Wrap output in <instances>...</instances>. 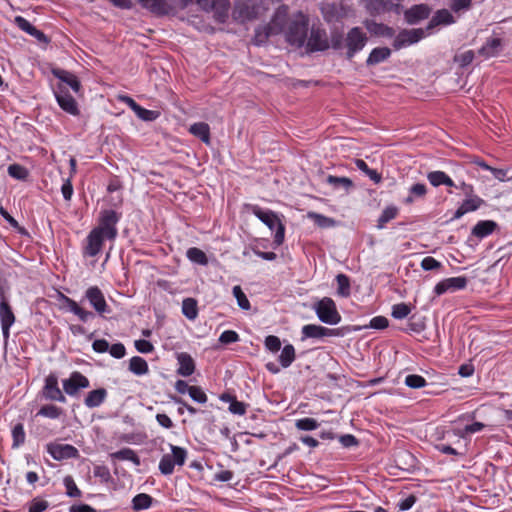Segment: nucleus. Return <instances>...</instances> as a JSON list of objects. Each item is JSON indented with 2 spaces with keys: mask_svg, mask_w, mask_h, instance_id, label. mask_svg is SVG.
Segmentation results:
<instances>
[{
  "mask_svg": "<svg viewBox=\"0 0 512 512\" xmlns=\"http://www.w3.org/2000/svg\"><path fill=\"white\" fill-rule=\"evenodd\" d=\"M8 175L16 180L25 181L29 176V171L26 167L20 164H11L7 168Z\"/></svg>",
  "mask_w": 512,
  "mask_h": 512,
  "instance_id": "obj_45",
  "label": "nucleus"
},
{
  "mask_svg": "<svg viewBox=\"0 0 512 512\" xmlns=\"http://www.w3.org/2000/svg\"><path fill=\"white\" fill-rule=\"evenodd\" d=\"M296 358L295 348L292 344H286L279 355V363L282 368H288Z\"/></svg>",
  "mask_w": 512,
  "mask_h": 512,
  "instance_id": "obj_37",
  "label": "nucleus"
},
{
  "mask_svg": "<svg viewBox=\"0 0 512 512\" xmlns=\"http://www.w3.org/2000/svg\"><path fill=\"white\" fill-rule=\"evenodd\" d=\"M177 360L179 367L177 369V373L183 377H189L194 373L195 363L193 358L185 352L179 353L177 355Z\"/></svg>",
  "mask_w": 512,
  "mask_h": 512,
  "instance_id": "obj_28",
  "label": "nucleus"
},
{
  "mask_svg": "<svg viewBox=\"0 0 512 512\" xmlns=\"http://www.w3.org/2000/svg\"><path fill=\"white\" fill-rule=\"evenodd\" d=\"M308 217L320 227H329L333 224V220L331 218L315 212H310Z\"/></svg>",
  "mask_w": 512,
  "mask_h": 512,
  "instance_id": "obj_61",
  "label": "nucleus"
},
{
  "mask_svg": "<svg viewBox=\"0 0 512 512\" xmlns=\"http://www.w3.org/2000/svg\"><path fill=\"white\" fill-rule=\"evenodd\" d=\"M64 392L69 396H76L81 389H86L90 386L89 379L78 371L70 374L69 378L62 381Z\"/></svg>",
  "mask_w": 512,
  "mask_h": 512,
  "instance_id": "obj_18",
  "label": "nucleus"
},
{
  "mask_svg": "<svg viewBox=\"0 0 512 512\" xmlns=\"http://www.w3.org/2000/svg\"><path fill=\"white\" fill-rule=\"evenodd\" d=\"M305 44L307 51L311 53L323 52L330 48V42L326 30L315 25L311 27Z\"/></svg>",
  "mask_w": 512,
  "mask_h": 512,
  "instance_id": "obj_10",
  "label": "nucleus"
},
{
  "mask_svg": "<svg viewBox=\"0 0 512 512\" xmlns=\"http://www.w3.org/2000/svg\"><path fill=\"white\" fill-rule=\"evenodd\" d=\"M411 312L410 307L406 303H398L393 305L391 315L395 319H404Z\"/></svg>",
  "mask_w": 512,
  "mask_h": 512,
  "instance_id": "obj_55",
  "label": "nucleus"
},
{
  "mask_svg": "<svg viewBox=\"0 0 512 512\" xmlns=\"http://www.w3.org/2000/svg\"><path fill=\"white\" fill-rule=\"evenodd\" d=\"M309 19L303 12H297L285 32L286 40L289 44L302 47L305 45L308 34Z\"/></svg>",
  "mask_w": 512,
  "mask_h": 512,
  "instance_id": "obj_2",
  "label": "nucleus"
},
{
  "mask_svg": "<svg viewBox=\"0 0 512 512\" xmlns=\"http://www.w3.org/2000/svg\"><path fill=\"white\" fill-rule=\"evenodd\" d=\"M137 117L143 121H154L158 118L159 113L139 106L134 112Z\"/></svg>",
  "mask_w": 512,
  "mask_h": 512,
  "instance_id": "obj_56",
  "label": "nucleus"
},
{
  "mask_svg": "<svg viewBox=\"0 0 512 512\" xmlns=\"http://www.w3.org/2000/svg\"><path fill=\"white\" fill-rule=\"evenodd\" d=\"M121 214L113 209H105L100 212L98 225L93 229L105 236L107 240L114 241L118 235L117 224Z\"/></svg>",
  "mask_w": 512,
  "mask_h": 512,
  "instance_id": "obj_4",
  "label": "nucleus"
},
{
  "mask_svg": "<svg viewBox=\"0 0 512 512\" xmlns=\"http://www.w3.org/2000/svg\"><path fill=\"white\" fill-rule=\"evenodd\" d=\"M446 173L440 170L431 171L427 174V179L434 187H439L443 184Z\"/></svg>",
  "mask_w": 512,
  "mask_h": 512,
  "instance_id": "obj_59",
  "label": "nucleus"
},
{
  "mask_svg": "<svg viewBox=\"0 0 512 512\" xmlns=\"http://www.w3.org/2000/svg\"><path fill=\"white\" fill-rule=\"evenodd\" d=\"M336 281H337V285H338V288H337L338 294L342 297L350 296L351 288H350L349 277L345 274H338L336 276Z\"/></svg>",
  "mask_w": 512,
  "mask_h": 512,
  "instance_id": "obj_46",
  "label": "nucleus"
},
{
  "mask_svg": "<svg viewBox=\"0 0 512 512\" xmlns=\"http://www.w3.org/2000/svg\"><path fill=\"white\" fill-rule=\"evenodd\" d=\"M484 427L485 425L482 422H474L472 424L466 425L461 432L457 433V435L464 438L467 435L482 431Z\"/></svg>",
  "mask_w": 512,
  "mask_h": 512,
  "instance_id": "obj_58",
  "label": "nucleus"
},
{
  "mask_svg": "<svg viewBox=\"0 0 512 512\" xmlns=\"http://www.w3.org/2000/svg\"><path fill=\"white\" fill-rule=\"evenodd\" d=\"M189 132L206 144L210 143V127L205 122H197L190 126Z\"/></svg>",
  "mask_w": 512,
  "mask_h": 512,
  "instance_id": "obj_35",
  "label": "nucleus"
},
{
  "mask_svg": "<svg viewBox=\"0 0 512 512\" xmlns=\"http://www.w3.org/2000/svg\"><path fill=\"white\" fill-rule=\"evenodd\" d=\"M390 55H391V50L388 47L374 48L370 52V54L366 60V64L368 66L377 65V64L387 60L390 57Z\"/></svg>",
  "mask_w": 512,
  "mask_h": 512,
  "instance_id": "obj_32",
  "label": "nucleus"
},
{
  "mask_svg": "<svg viewBox=\"0 0 512 512\" xmlns=\"http://www.w3.org/2000/svg\"><path fill=\"white\" fill-rule=\"evenodd\" d=\"M288 15V7L285 5L280 6L270 24L260 26L255 30L253 42L255 45L260 46L264 44L270 35L277 34L282 30V24Z\"/></svg>",
  "mask_w": 512,
  "mask_h": 512,
  "instance_id": "obj_3",
  "label": "nucleus"
},
{
  "mask_svg": "<svg viewBox=\"0 0 512 512\" xmlns=\"http://www.w3.org/2000/svg\"><path fill=\"white\" fill-rule=\"evenodd\" d=\"M362 2L371 15H380L390 11L399 14L402 9L399 3H393L391 0H362Z\"/></svg>",
  "mask_w": 512,
  "mask_h": 512,
  "instance_id": "obj_19",
  "label": "nucleus"
},
{
  "mask_svg": "<svg viewBox=\"0 0 512 512\" xmlns=\"http://www.w3.org/2000/svg\"><path fill=\"white\" fill-rule=\"evenodd\" d=\"M232 293L237 300L238 306L243 310H249L251 305L250 302L239 285H236L232 289Z\"/></svg>",
  "mask_w": 512,
  "mask_h": 512,
  "instance_id": "obj_50",
  "label": "nucleus"
},
{
  "mask_svg": "<svg viewBox=\"0 0 512 512\" xmlns=\"http://www.w3.org/2000/svg\"><path fill=\"white\" fill-rule=\"evenodd\" d=\"M468 280L465 276L450 277L439 281L433 292L437 296H441L445 293H453L466 288Z\"/></svg>",
  "mask_w": 512,
  "mask_h": 512,
  "instance_id": "obj_17",
  "label": "nucleus"
},
{
  "mask_svg": "<svg viewBox=\"0 0 512 512\" xmlns=\"http://www.w3.org/2000/svg\"><path fill=\"white\" fill-rule=\"evenodd\" d=\"M129 371L136 376H143L148 374L149 366L147 361L140 356H133L129 360Z\"/></svg>",
  "mask_w": 512,
  "mask_h": 512,
  "instance_id": "obj_34",
  "label": "nucleus"
},
{
  "mask_svg": "<svg viewBox=\"0 0 512 512\" xmlns=\"http://www.w3.org/2000/svg\"><path fill=\"white\" fill-rule=\"evenodd\" d=\"M258 8L251 0L238 2L233 10V17L240 22H246L257 17Z\"/></svg>",
  "mask_w": 512,
  "mask_h": 512,
  "instance_id": "obj_23",
  "label": "nucleus"
},
{
  "mask_svg": "<svg viewBox=\"0 0 512 512\" xmlns=\"http://www.w3.org/2000/svg\"><path fill=\"white\" fill-rule=\"evenodd\" d=\"M107 240L105 236L98 231L92 229L85 238L82 245V254L84 257H96L101 253L104 241Z\"/></svg>",
  "mask_w": 512,
  "mask_h": 512,
  "instance_id": "obj_15",
  "label": "nucleus"
},
{
  "mask_svg": "<svg viewBox=\"0 0 512 512\" xmlns=\"http://www.w3.org/2000/svg\"><path fill=\"white\" fill-rule=\"evenodd\" d=\"M455 22L456 20L449 10L440 9L437 10L435 14L432 16L427 26V30H430L439 25H451Z\"/></svg>",
  "mask_w": 512,
  "mask_h": 512,
  "instance_id": "obj_27",
  "label": "nucleus"
},
{
  "mask_svg": "<svg viewBox=\"0 0 512 512\" xmlns=\"http://www.w3.org/2000/svg\"><path fill=\"white\" fill-rule=\"evenodd\" d=\"M186 257L190 262L201 266H207L209 263L207 255L197 247L189 248L186 251Z\"/></svg>",
  "mask_w": 512,
  "mask_h": 512,
  "instance_id": "obj_39",
  "label": "nucleus"
},
{
  "mask_svg": "<svg viewBox=\"0 0 512 512\" xmlns=\"http://www.w3.org/2000/svg\"><path fill=\"white\" fill-rule=\"evenodd\" d=\"M12 435V448L16 449L22 446L25 443L26 433L24 430V425L22 423H17L11 431Z\"/></svg>",
  "mask_w": 512,
  "mask_h": 512,
  "instance_id": "obj_42",
  "label": "nucleus"
},
{
  "mask_svg": "<svg viewBox=\"0 0 512 512\" xmlns=\"http://www.w3.org/2000/svg\"><path fill=\"white\" fill-rule=\"evenodd\" d=\"M301 334L302 340L308 338L322 339L324 337H342L344 335L340 328H327L316 324L304 325L301 329Z\"/></svg>",
  "mask_w": 512,
  "mask_h": 512,
  "instance_id": "obj_13",
  "label": "nucleus"
},
{
  "mask_svg": "<svg viewBox=\"0 0 512 512\" xmlns=\"http://www.w3.org/2000/svg\"><path fill=\"white\" fill-rule=\"evenodd\" d=\"M496 227L497 223L492 220H481L473 227L472 234L482 239L492 234Z\"/></svg>",
  "mask_w": 512,
  "mask_h": 512,
  "instance_id": "obj_31",
  "label": "nucleus"
},
{
  "mask_svg": "<svg viewBox=\"0 0 512 512\" xmlns=\"http://www.w3.org/2000/svg\"><path fill=\"white\" fill-rule=\"evenodd\" d=\"M250 211L272 232L274 231V244L280 246L285 239V226L281 222L277 213L269 209H263L258 205H251Z\"/></svg>",
  "mask_w": 512,
  "mask_h": 512,
  "instance_id": "obj_1",
  "label": "nucleus"
},
{
  "mask_svg": "<svg viewBox=\"0 0 512 512\" xmlns=\"http://www.w3.org/2000/svg\"><path fill=\"white\" fill-rule=\"evenodd\" d=\"M483 200L476 196H467V198L462 202L461 206L466 210V212H473L480 208V206L483 204Z\"/></svg>",
  "mask_w": 512,
  "mask_h": 512,
  "instance_id": "obj_54",
  "label": "nucleus"
},
{
  "mask_svg": "<svg viewBox=\"0 0 512 512\" xmlns=\"http://www.w3.org/2000/svg\"><path fill=\"white\" fill-rule=\"evenodd\" d=\"M427 193V187L424 183L413 184L409 188V195L404 199L405 204H412L416 199H422Z\"/></svg>",
  "mask_w": 512,
  "mask_h": 512,
  "instance_id": "obj_38",
  "label": "nucleus"
},
{
  "mask_svg": "<svg viewBox=\"0 0 512 512\" xmlns=\"http://www.w3.org/2000/svg\"><path fill=\"white\" fill-rule=\"evenodd\" d=\"M405 384L409 388L419 389L425 387L427 385V381L421 375L410 374L405 377Z\"/></svg>",
  "mask_w": 512,
  "mask_h": 512,
  "instance_id": "obj_53",
  "label": "nucleus"
},
{
  "mask_svg": "<svg viewBox=\"0 0 512 512\" xmlns=\"http://www.w3.org/2000/svg\"><path fill=\"white\" fill-rule=\"evenodd\" d=\"M501 47L502 41L500 38H489L478 50V54L484 58L495 57L499 54Z\"/></svg>",
  "mask_w": 512,
  "mask_h": 512,
  "instance_id": "obj_29",
  "label": "nucleus"
},
{
  "mask_svg": "<svg viewBox=\"0 0 512 512\" xmlns=\"http://www.w3.org/2000/svg\"><path fill=\"white\" fill-rule=\"evenodd\" d=\"M399 213V209L395 205H389L385 207L380 214L376 227L378 229L385 228L386 224L390 222L391 220L395 219Z\"/></svg>",
  "mask_w": 512,
  "mask_h": 512,
  "instance_id": "obj_36",
  "label": "nucleus"
},
{
  "mask_svg": "<svg viewBox=\"0 0 512 512\" xmlns=\"http://www.w3.org/2000/svg\"><path fill=\"white\" fill-rule=\"evenodd\" d=\"M48 506L46 500L33 499L29 505V512H44Z\"/></svg>",
  "mask_w": 512,
  "mask_h": 512,
  "instance_id": "obj_64",
  "label": "nucleus"
},
{
  "mask_svg": "<svg viewBox=\"0 0 512 512\" xmlns=\"http://www.w3.org/2000/svg\"><path fill=\"white\" fill-rule=\"evenodd\" d=\"M52 74L60 80L59 84L64 85L66 88L69 86L75 93H79L81 83L75 74L64 69H53Z\"/></svg>",
  "mask_w": 512,
  "mask_h": 512,
  "instance_id": "obj_25",
  "label": "nucleus"
},
{
  "mask_svg": "<svg viewBox=\"0 0 512 512\" xmlns=\"http://www.w3.org/2000/svg\"><path fill=\"white\" fill-rule=\"evenodd\" d=\"M54 96L60 108L68 114L77 116L79 114V108L74 97L68 92L67 88L58 84L54 90Z\"/></svg>",
  "mask_w": 512,
  "mask_h": 512,
  "instance_id": "obj_14",
  "label": "nucleus"
},
{
  "mask_svg": "<svg viewBox=\"0 0 512 512\" xmlns=\"http://www.w3.org/2000/svg\"><path fill=\"white\" fill-rule=\"evenodd\" d=\"M189 396L197 403L204 404L207 402V395L205 392L198 386H192L189 391Z\"/></svg>",
  "mask_w": 512,
  "mask_h": 512,
  "instance_id": "obj_60",
  "label": "nucleus"
},
{
  "mask_svg": "<svg viewBox=\"0 0 512 512\" xmlns=\"http://www.w3.org/2000/svg\"><path fill=\"white\" fill-rule=\"evenodd\" d=\"M366 28L374 34L383 35V36H392L393 29L380 23H376L374 21L366 22Z\"/></svg>",
  "mask_w": 512,
  "mask_h": 512,
  "instance_id": "obj_49",
  "label": "nucleus"
},
{
  "mask_svg": "<svg viewBox=\"0 0 512 512\" xmlns=\"http://www.w3.org/2000/svg\"><path fill=\"white\" fill-rule=\"evenodd\" d=\"M368 42L366 32L360 27H353L348 30L344 37L345 56L348 60L355 57L362 51Z\"/></svg>",
  "mask_w": 512,
  "mask_h": 512,
  "instance_id": "obj_5",
  "label": "nucleus"
},
{
  "mask_svg": "<svg viewBox=\"0 0 512 512\" xmlns=\"http://www.w3.org/2000/svg\"><path fill=\"white\" fill-rule=\"evenodd\" d=\"M475 58V53L473 50H465L463 52H459L454 56V62L459 65L461 68H465L469 66Z\"/></svg>",
  "mask_w": 512,
  "mask_h": 512,
  "instance_id": "obj_48",
  "label": "nucleus"
},
{
  "mask_svg": "<svg viewBox=\"0 0 512 512\" xmlns=\"http://www.w3.org/2000/svg\"><path fill=\"white\" fill-rule=\"evenodd\" d=\"M47 452L57 461L76 458L78 456L77 448L70 444L51 443L47 445Z\"/></svg>",
  "mask_w": 512,
  "mask_h": 512,
  "instance_id": "obj_22",
  "label": "nucleus"
},
{
  "mask_svg": "<svg viewBox=\"0 0 512 512\" xmlns=\"http://www.w3.org/2000/svg\"><path fill=\"white\" fill-rule=\"evenodd\" d=\"M139 4L154 15L164 16L175 10L173 0H138Z\"/></svg>",
  "mask_w": 512,
  "mask_h": 512,
  "instance_id": "obj_20",
  "label": "nucleus"
},
{
  "mask_svg": "<svg viewBox=\"0 0 512 512\" xmlns=\"http://www.w3.org/2000/svg\"><path fill=\"white\" fill-rule=\"evenodd\" d=\"M16 321L12 307L4 293L0 290V325L4 342L7 343L10 338V329Z\"/></svg>",
  "mask_w": 512,
  "mask_h": 512,
  "instance_id": "obj_9",
  "label": "nucleus"
},
{
  "mask_svg": "<svg viewBox=\"0 0 512 512\" xmlns=\"http://www.w3.org/2000/svg\"><path fill=\"white\" fill-rule=\"evenodd\" d=\"M110 458L112 460L130 461L135 466H139L141 464L139 456L131 448H123L119 451L113 452L110 454Z\"/></svg>",
  "mask_w": 512,
  "mask_h": 512,
  "instance_id": "obj_33",
  "label": "nucleus"
},
{
  "mask_svg": "<svg viewBox=\"0 0 512 512\" xmlns=\"http://www.w3.org/2000/svg\"><path fill=\"white\" fill-rule=\"evenodd\" d=\"M62 301L67 310L77 316L81 322H88L95 316L93 312L82 308L75 300L67 296H63Z\"/></svg>",
  "mask_w": 512,
  "mask_h": 512,
  "instance_id": "obj_26",
  "label": "nucleus"
},
{
  "mask_svg": "<svg viewBox=\"0 0 512 512\" xmlns=\"http://www.w3.org/2000/svg\"><path fill=\"white\" fill-rule=\"evenodd\" d=\"M63 484L66 488V495L71 498H79L82 496L81 490L77 487L72 476L67 475L63 479Z\"/></svg>",
  "mask_w": 512,
  "mask_h": 512,
  "instance_id": "obj_47",
  "label": "nucleus"
},
{
  "mask_svg": "<svg viewBox=\"0 0 512 512\" xmlns=\"http://www.w3.org/2000/svg\"><path fill=\"white\" fill-rule=\"evenodd\" d=\"M295 427L301 431H312L319 427V423L314 418H301L296 420Z\"/></svg>",
  "mask_w": 512,
  "mask_h": 512,
  "instance_id": "obj_52",
  "label": "nucleus"
},
{
  "mask_svg": "<svg viewBox=\"0 0 512 512\" xmlns=\"http://www.w3.org/2000/svg\"><path fill=\"white\" fill-rule=\"evenodd\" d=\"M171 454H164L159 462V471L162 475L168 476L174 472L175 466H183L187 458V450L170 444Z\"/></svg>",
  "mask_w": 512,
  "mask_h": 512,
  "instance_id": "obj_6",
  "label": "nucleus"
},
{
  "mask_svg": "<svg viewBox=\"0 0 512 512\" xmlns=\"http://www.w3.org/2000/svg\"><path fill=\"white\" fill-rule=\"evenodd\" d=\"M153 498L146 493H139L132 499V508L135 511L147 510L152 506Z\"/></svg>",
  "mask_w": 512,
  "mask_h": 512,
  "instance_id": "obj_40",
  "label": "nucleus"
},
{
  "mask_svg": "<svg viewBox=\"0 0 512 512\" xmlns=\"http://www.w3.org/2000/svg\"><path fill=\"white\" fill-rule=\"evenodd\" d=\"M321 14L327 23H336L347 18L352 9L344 2H326L322 3Z\"/></svg>",
  "mask_w": 512,
  "mask_h": 512,
  "instance_id": "obj_8",
  "label": "nucleus"
},
{
  "mask_svg": "<svg viewBox=\"0 0 512 512\" xmlns=\"http://www.w3.org/2000/svg\"><path fill=\"white\" fill-rule=\"evenodd\" d=\"M43 396L47 400L58 401L61 403L66 402V397L58 386V379L55 375L50 374L45 379L43 387Z\"/></svg>",
  "mask_w": 512,
  "mask_h": 512,
  "instance_id": "obj_21",
  "label": "nucleus"
},
{
  "mask_svg": "<svg viewBox=\"0 0 512 512\" xmlns=\"http://www.w3.org/2000/svg\"><path fill=\"white\" fill-rule=\"evenodd\" d=\"M134 346H135V349L142 354H148V353L153 352V350H154L153 344L150 341L145 340V339L135 340Z\"/></svg>",
  "mask_w": 512,
  "mask_h": 512,
  "instance_id": "obj_62",
  "label": "nucleus"
},
{
  "mask_svg": "<svg viewBox=\"0 0 512 512\" xmlns=\"http://www.w3.org/2000/svg\"><path fill=\"white\" fill-rule=\"evenodd\" d=\"M63 413L60 407L53 404L43 405L37 412V416L46 417L49 419H58Z\"/></svg>",
  "mask_w": 512,
  "mask_h": 512,
  "instance_id": "obj_44",
  "label": "nucleus"
},
{
  "mask_svg": "<svg viewBox=\"0 0 512 512\" xmlns=\"http://www.w3.org/2000/svg\"><path fill=\"white\" fill-rule=\"evenodd\" d=\"M219 341L222 344H231L239 341V335L233 330H225L221 333Z\"/></svg>",
  "mask_w": 512,
  "mask_h": 512,
  "instance_id": "obj_63",
  "label": "nucleus"
},
{
  "mask_svg": "<svg viewBox=\"0 0 512 512\" xmlns=\"http://www.w3.org/2000/svg\"><path fill=\"white\" fill-rule=\"evenodd\" d=\"M430 12L431 10L427 4H418L407 9L404 12V17L408 24L413 25L428 18Z\"/></svg>",
  "mask_w": 512,
  "mask_h": 512,
  "instance_id": "obj_24",
  "label": "nucleus"
},
{
  "mask_svg": "<svg viewBox=\"0 0 512 512\" xmlns=\"http://www.w3.org/2000/svg\"><path fill=\"white\" fill-rule=\"evenodd\" d=\"M426 36L425 30L421 28L403 29L395 37L393 46L396 50L418 43Z\"/></svg>",
  "mask_w": 512,
  "mask_h": 512,
  "instance_id": "obj_16",
  "label": "nucleus"
},
{
  "mask_svg": "<svg viewBox=\"0 0 512 512\" xmlns=\"http://www.w3.org/2000/svg\"><path fill=\"white\" fill-rule=\"evenodd\" d=\"M107 391L105 388H98L88 392L84 399V404L88 408L99 407L106 399Z\"/></svg>",
  "mask_w": 512,
  "mask_h": 512,
  "instance_id": "obj_30",
  "label": "nucleus"
},
{
  "mask_svg": "<svg viewBox=\"0 0 512 512\" xmlns=\"http://www.w3.org/2000/svg\"><path fill=\"white\" fill-rule=\"evenodd\" d=\"M183 8L190 5L193 0H179ZM196 3L205 11H214L220 21H224L228 16L230 0H196Z\"/></svg>",
  "mask_w": 512,
  "mask_h": 512,
  "instance_id": "obj_11",
  "label": "nucleus"
},
{
  "mask_svg": "<svg viewBox=\"0 0 512 512\" xmlns=\"http://www.w3.org/2000/svg\"><path fill=\"white\" fill-rule=\"evenodd\" d=\"M314 311L318 319L328 325H337L341 322V315L337 310L335 302L329 298L324 297L314 304Z\"/></svg>",
  "mask_w": 512,
  "mask_h": 512,
  "instance_id": "obj_7",
  "label": "nucleus"
},
{
  "mask_svg": "<svg viewBox=\"0 0 512 512\" xmlns=\"http://www.w3.org/2000/svg\"><path fill=\"white\" fill-rule=\"evenodd\" d=\"M327 183L332 185L334 188L343 187L345 190H349L353 186V182L351 179L347 177H338L334 175H329L327 177Z\"/></svg>",
  "mask_w": 512,
  "mask_h": 512,
  "instance_id": "obj_51",
  "label": "nucleus"
},
{
  "mask_svg": "<svg viewBox=\"0 0 512 512\" xmlns=\"http://www.w3.org/2000/svg\"><path fill=\"white\" fill-rule=\"evenodd\" d=\"M84 299L88 301L90 306L101 317L111 312V309L106 302L105 296L98 286L89 287L85 291Z\"/></svg>",
  "mask_w": 512,
  "mask_h": 512,
  "instance_id": "obj_12",
  "label": "nucleus"
},
{
  "mask_svg": "<svg viewBox=\"0 0 512 512\" xmlns=\"http://www.w3.org/2000/svg\"><path fill=\"white\" fill-rule=\"evenodd\" d=\"M356 167L366 174L374 183H379L382 180L381 175L375 170L369 168L368 164L362 159L355 160Z\"/></svg>",
  "mask_w": 512,
  "mask_h": 512,
  "instance_id": "obj_43",
  "label": "nucleus"
},
{
  "mask_svg": "<svg viewBox=\"0 0 512 512\" xmlns=\"http://www.w3.org/2000/svg\"><path fill=\"white\" fill-rule=\"evenodd\" d=\"M182 313L189 320H194L198 316L197 301L194 298H185L182 301Z\"/></svg>",
  "mask_w": 512,
  "mask_h": 512,
  "instance_id": "obj_41",
  "label": "nucleus"
},
{
  "mask_svg": "<svg viewBox=\"0 0 512 512\" xmlns=\"http://www.w3.org/2000/svg\"><path fill=\"white\" fill-rule=\"evenodd\" d=\"M264 345L265 348L272 353L278 352L281 349V341L279 337L275 335L267 336L265 338Z\"/></svg>",
  "mask_w": 512,
  "mask_h": 512,
  "instance_id": "obj_57",
  "label": "nucleus"
}]
</instances>
